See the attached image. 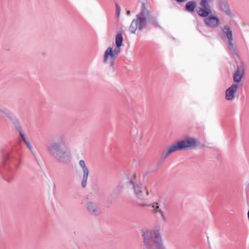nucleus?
I'll list each match as a JSON object with an SVG mask.
<instances>
[{
    "label": "nucleus",
    "mask_w": 249,
    "mask_h": 249,
    "mask_svg": "<svg viewBox=\"0 0 249 249\" xmlns=\"http://www.w3.org/2000/svg\"><path fill=\"white\" fill-rule=\"evenodd\" d=\"M47 150L59 162L67 164L71 161V154L67 148L64 135L57 136L47 147Z\"/></svg>",
    "instance_id": "obj_1"
},
{
    "label": "nucleus",
    "mask_w": 249,
    "mask_h": 249,
    "mask_svg": "<svg viewBox=\"0 0 249 249\" xmlns=\"http://www.w3.org/2000/svg\"><path fill=\"white\" fill-rule=\"evenodd\" d=\"M148 23H151L154 26L158 25V22L152 16L151 12L143 3L140 12L137 15L129 27V30L132 34H135L137 29L142 31Z\"/></svg>",
    "instance_id": "obj_2"
},
{
    "label": "nucleus",
    "mask_w": 249,
    "mask_h": 249,
    "mask_svg": "<svg viewBox=\"0 0 249 249\" xmlns=\"http://www.w3.org/2000/svg\"><path fill=\"white\" fill-rule=\"evenodd\" d=\"M128 173L124 179L127 186L133 189L134 198L132 201L133 203L141 207L150 206L151 204H147L145 203L146 198L144 197L143 193L144 185L137 182L138 176L136 172H128Z\"/></svg>",
    "instance_id": "obj_3"
},
{
    "label": "nucleus",
    "mask_w": 249,
    "mask_h": 249,
    "mask_svg": "<svg viewBox=\"0 0 249 249\" xmlns=\"http://www.w3.org/2000/svg\"><path fill=\"white\" fill-rule=\"evenodd\" d=\"M144 249H164L161 238L159 231L147 230L142 234Z\"/></svg>",
    "instance_id": "obj_4"
},
{
    "label": "nucleus",
    "mask_w": 249,
    "mask_h": 249,
    "mask_svg": "<svg viewBox=\"0 0 249 249\" xmlns=\"http://www.w3.org/2000/svg\"><path fill=\"white\" fill-rule=\"evenodd\" d=\"M21 154L17 151H8L3 153L1 155V161L0 162V170L6 169L11 163L18 166L20 161Z\"/></svg>",
    "instance_id": "obj_5"
},
{
    "label": "nucleus",
    "mask_w": 249,
    "mask_h": 249,
    "mask_svg": "<svg viewBox=\"0 0 249 249\" xmlns=\"http://www.w3.org/2000/svg\"><path fill=\"white\" fill-rule=\"evenodd\" d=\"M200 144V141L194 137H188L175 143L178 151L196 149Z\"/></svg>",
    "instance_id": "obj_6"
},
{
    "label": "nucleus",
    "mask_w": 249,
    "mask_h": 249,
    "mask_svg": "<svg viewBox=\"0 0 249 249\" xmlns=\"http://www.w3.org/2000/svg\"><path fill=\"white\" fill-rule=\"evenodd\" d=\"M213 0H200L199 2L201 7H198L197 13L201 17H207L211 13V8L210 3H212Z\"/></svg>",
    "instance_id": "obj_7"
},
{
    "label": "nucleus",
    "mask_w": 249,
    "mask_h": 249,
    "mask_svg": "<svg viewBox=\"0 0 249 249\" xmlns=\"http://www.w3.org/2000/svg\"><path fill=\"white\" fill-rule=\"evenodd\" d=\"M117 58V57L113 53L112 48L108 47L105 52L103 62L105 63H108L110 67H113Z\"/></svg>",
    "instance_id": "obj_8"
},
{
    "label": "nucleus",
    "mask_w": 249,
    "mask_h": 249,
    "mask_svg": "<svg viewBox=\"0 0 249 249\" xmlns=\"http://www.w3.org/2000/svg\"><path fill=\"white\" fill-rule=\"evenodd\" d=\"M204 19V22L206 26L212 28H215L219 26L220 21L218 17L213 14H210Z\"/></svg>",
    "instance_id": "obj_9"
},
{
    "label": "nucleus",
    "mask_w": 249,
    "mask_h": 249,
    "mask_svg": "<svg viewBox=\"0 0 249 249\" xmlns=\"http://www.w3.org/2000/svg\"><path fill=\"white\" fill-rule=\"evenodd\" d=\"M87 209L91 214L95 216L99 215L101 212V209L99 204L92 201H89L87 202Z\"/></svg>",
    "instance_id": "obj_10"
},
{
    "label": "nucleus",
    "mask_w": 249,
    "mask_h": 249,
    "mask_svg": "<svg viewBox=\"0 0 249 249\" xmlns=\"http://www.w3.org/2000/svg\"><path fill=\"white\" fill-rule=\"evenodd\" d=\"M177 148L175 144L169 146L167 149L164 150L161 155V157L159 160L158 163V166L161 165L164 160L171 154L172 153L177 151Z\"/></svg>",
    "instance_id": "obj_11"
},
{
    "label": "nucleus",
    "mask_w": 249,
    "mask_h": 249,
    "mask_svg": "<svg viewBox=\"0 0 249 249\" xmlns=\"http://www.w3.org/2000/svg\"><path fill=\"white\" fill-rule=\"evenodd\" d=\"M237 84H232L226 91V99L227 100H231L234 98V93L237 90Z\"/></svg>",
    "instance_id": "obj_12"
},
{
    "label": "nucleus",
    "mask_w": 249,
    "mask_h": 249,
    "mask_svg": "<svg viewBox=\"0 0 249 249\" xmlns=\"http://www.w3.org/2000/svg\"><path fill=\"white\" fill-rule=\"evenodd\" d=\"M197 3L195 0H190L187 2L185 6V10L193 14L195 11L197 12Z\"/></svg>",
    "instance_id": "obj_13"
},
{
    "label": "nucleus",
    "mask_w": 249,
    "mask_h": 249,
    "mask_svg": "<svg viewBox=\"0 0 249 249\" xmlns=\"http://www.w3.org/2000/svg\"><path fill=\"white\" fill-rule=\"evenodd\" d=\"M8 118L12 122L15 129L18 133L19 136L20 134H23L22 132V129L20 126L19 122L17 118L12 113Z\"/></svg>",
    "instance_id": "obj_14"
},
{
    "label": "nucleus",
    "mask_w": 249,
    "mask_h": 249,
    "mask_svg": "<svg viewBox=\"0 0 249 249\" xmlns=\"http://www.w3.org/2000/svg\"><path fill=\"white\" fill-rule=\"evenodd\" d=\"M244 70L241 67H238L233 74V80L235 82H239L243 76Z\"/></svg>",
    "instance_id": "obj_15"
},
{
    "label": "nucleus",
    "mask_w": 249,
    "mask_h": 249,
    "mask_svg": "<svg viewBox=\"0 0 249 249\" xmlns=\"http://www.w3.org/2000/svg\"><path fill=\"white\" fill-rule=\"evenodd\" d=\"M222 30L228 40H233L232 32L230 26L228 25H224L222 28Z\"/></svg>",
    "instance_id": "obj_16"
},
{
    "label": "nucleus",
    "mask_w": 249,
    "mask_h": 249,
    "mask_svg": "<svg viewBox=\"0 0 249 249\" xmlns=\"http://www.w3.org/2000/svg\"><path fill=\"white\" fill-rule=\"evenodd\" d=\"M220 8L222 11L227 15L231 16L232 13L231 11L229 5L226 2H222L220 4Z\"/></svg>",
    "instance_id": "obj_17"
},
{
    "label": "nucleus",
    "mask_w": 249,
    "mask_h": 249,
    "mask_svg": "<svg viewBox=\"0 0 249 249\" xmlns=\"http://www.w3.org/2000/svg\"><path fill=\"white\" fill-rule=\"evenodd\" d=\"M123 38L121 32H118L116 36L115 43L117 47H121L123 45Z\"/></svg>",
    "instance_id": "obj_18"
},
{
    "label": "nucleus",
    "mask_w": 249,
    "mask_h": 249,
    "mask_svg": "<svg viewBox=\"0 0 249 249\" xmlns=\"http://www.w3.org/2000/svg\"><path fill=\"white\" fill-rule=\"evenodd\" d=\"M12 114V113L8 109L5 108H0V117H7L8 118Z\"/></svg>",
    "instance_id": "obj_19"
},
{
    "label": "nucleus",
    "mask_w": 249,
    "mask_h": 249,
    "mask_svg": "<svg viewBox=\"0 0 249 249\" xmlns=\"http://www.w3.org/2000/svg\"><path fill=\"white\" fill-rule=\"evenodd\" d=\"M20 136L21 137L23 142L25 143L26 146L31 152H32L33 147L31 144L26 140L24 134H20Z\"/></svg>",
    "instance_id": "obj_20"
},
{
    "label": "nucleus",
    "mask_w": 249,
    "mask_h": 249,
    "mask_svg": "<svg viewBox=\"0 0 249 249\" xmlns=\"http://www.w3.org/2000/svg\"><path fill=\"white\" fill-rule=\"evenodd\" d=\"M150 206H152V207L154 209L156 210L157 211V212L159 213L160 214L161 220L163 221H166V218L164 217L162 211L161 210V209H160L159 206H155V205L154 204H151Z\"/></svg>",
    "instance_id": "obj_21"
},
{
    "label": "nucleus",
    "mask_w": 249,
    "mask_h": 249,
    "mask_svg": "<svg viewBox=\"0 0 249 249\" xmlns=\"http://www.w3.org/2000/svg\"><path fill=\"white\" fill-rule=\"evenodd\" d=\"M233 40H228L229 48L230 50L232 51L234 54L236 53L235 45L232 42Z\"/></svg>",
    "instance_id": "obj_22"
},
{
    "label": "nucleus",
    "mask_w": 249,
    "mask_h": 249,
    "mask_svg": "<svg viewBox=\"0 0 249 249\" xmlns=\"http://www.w3.org/2000/svg\"><path fill=\"white\" fill-rule=\"evenodd\" d=\"M88 174L89 172H84L83 179L81 181V186L83 188L85 187L86 186Z\"/></svg>",
    "instance_id": "obj_23"
},
{
    "label": "nucleus",
    "mask_w": 249,
    "mask_h": 249,
    "mask_svg": "<svg viewBox=\"0 0 249 249\" xmlns=\"http://www.w3.org/2000/svg\"><path fill=\"white\" fill-rule=\"evenodd\" d=\"M79 165L81 167L82 171H89L88 168L86 166L85 161L83 160H81L79 161Z\"/></svg>",
    "instance_id": "obj_24"
},
{
    "label": "nucleus",
    "mask_w": 249,
    "mask_h": 249,
    "mask_svg": "<svg viewBox=\"0 0 249 249\" xmlns=\"http://www.w3.org/2000/svg\"><path fill=\"white\" fill-rule=\"evenodd\" d=\"M122 191V188L121 187H118L115 190H114L111 195V196L115 197H118L119 193Z\"/></svg>",
    "instance_id": "obj_25"
},
{
    "label": "nucleus",
    "mask_w": 249,
    "mask_h": 249,
    "mask_svg": "<svg viewBox=\"0 0 249 249\" xmlns=\"http://www.w3.org/2000/svg\"><path fill=\"white\" fill-rule=\"evenodd\" d=\"M3 178L6 180L7 182H10L11 180H12L13 177L12 175L6 173L5 174L2 175Z\"/></svg>",
    "instance_id": "obj_26"
},
{
    "label": "nucleus",
    "mask_w": 249,
    "mask_h": 249,
    "mask_svg": "<svg viewBox=\"0 0 249 249\" xmlns=\"http://www.w3.org/2000/svg\"><path fill=\"white\" fill-rule=\"evenodd\" d=\"M120 47H117L114 49L113 51V53H115V54L116 55V56L118 57L119 56V54L120 53Z\"/></svg>",
    "instance_id": "obj_27"
},
{
    "label": "nucleus",
    "mask_w": 249,
    "mask_h": 249,
    "mask_svg": "<svg viewBox=\"0 0 249 249\" xmlns=\"http://www.w3.org/2000/svg\"><path fill=\"white\" fill-rule=\"evenodd\" d=\"M121 8L119 4L116 3V14L117 16H119L120 13Z\"/></svg>",
    "instance_id": "obj_28"
},
{
    "label": "nucleus",
    "mask_w": 249,
    "mask_h": 249,
    "mask_svg": "<svg viewBox=\"0 0 249 249\" xmlns=\"http://www.w3.org/2000/svg\"><path fill=\"white\" fill-rule=\"evenodd\" d=\"M129 162L130 163L132 162L133 165L135 166H137V164L136 163V160L134 157H131L129 160Z\"/></svg>",
    "instance_id": "obj_29"
},
{
    "label": "nucleus",
    "mask_w": 249,
    "mask_h": 249,
    "mask_svg": "<svg viewBox=\"0 0 249 249\" xmlns=\"http://www.w3.org/2000/svg\"><path fill=\"white\" fill-rule=\"evenodd\" d=\"M143 188H144L143 190H144L146 191V196H148L149 195V191L147 190V187L145 185H144L143 186Z\"/></svg>",
    "instance_id": "obj_30"
},
{
    "label": "nucleus",
    "mask_w": 249,
    "mask_h": 249,
    "mask_svg": "<svg viewBox=\"0 0 249 249\" xmlns=\"http://www.w3.org/2000/svg\"><path fill=\"white\" fill-rule=\"evenodd\" d=\"M178 2H181L185 1L186 0H176Z\"/></svg>",
    "instance_id": "obj_31"
},
{
    "label": "nucleus",
    "mask_w": 249,
    "mask_h": 249,
    "mask_svg": "<svg viewBox=\"0 0 249 249\" xmlns=\"http://www.w3.org/2000/svg\"><path fill=\"white\" fill-rule=\"evenodd\" d=\"M130 11H128V12H127V14H128V15H129V14H130Z\"/></svg>",
    "instance_id": "obj_32"
}]
</instances>
